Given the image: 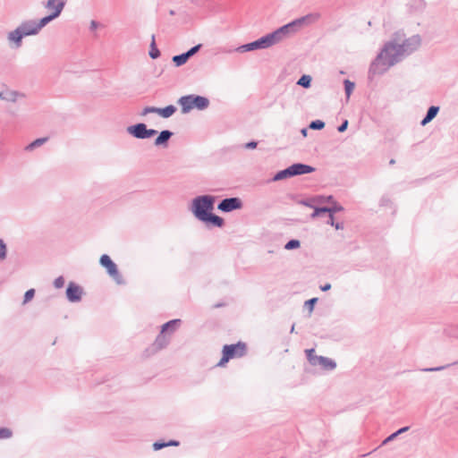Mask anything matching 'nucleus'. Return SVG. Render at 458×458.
<instances>
[{"instance_id":"1","label":"nucleus","mask_w":458,"mask_h":458,"mask_svg":"<svg viewBox=\"0 0 458 458\" xmlns=\"http://www.w3.org/2000/svg\"><path fill=\"white\" fill-rule=\"evenodd\" d=\"M421 46V37L418 34L409 38L402 31L393 34L371 62L369 68V79L373 80L388 72L393 66L413 54Z\"/></svg>"},{"instance_id":"2","label":"nucleus","mask_w":458,"mask_h":458,"mask_svg":"<svg viewBox=\"0 0 458 458\" xmlns=\"http://www.w3.org/2000/svg\"><path fill=\"white\" fill-rule=\"evenodd\" d=\"M216 198L212 195H199L191 200L190 210L200 222L216 227L224 225V219L212 213Z\"/></svg>"},{"instance_id":"3","label":"nucleus","mask_w":458,"mask_h":458,"mask_svg":"<svg viewBox=\"0 0 458 458\" xmlns=\"http://www.w3.org/2000/svg\"><path fill=\"white\" fill-rule=\"evenodd\" d=\"M319 17L320 15L318 13L307 14L278 28L275 31L268 33V35L275 45L295 34L301 26L316 22Z\"/></svg>"},{"instance_id":"4","label":"nucleus","mask_w":458,"mask_h":458,"mask_svg":"<svg viewBox=\"0 0 458 458\" xmlns=\"http://www.w3.org/2000/svg\"><path fill=\"white\" fill-rule=\"evenodd\" d=\"M246 344L242 342L225 345L222 351V358L216 366L224 367L230 360L242 357L246 353Z\"/></svg>"},{"instance_id":"5","label":"nucleus","mask_w":458,"mask_h":458,"mask_svg":"<svg viewBox=\"0 0 458 458\" xmlns=\"http://www.w3.org/2000/svg\"><path fill=\"white\" fill-rule=\"evenodd\" d=\"M99 264L103 268H105L107 276L114 281L115 284L121 285L124 284L123 277L120 273L117 265L107 254H103L100 257Z\"/></svg>"},{"instance_id":"6","label":"nucleus","mask_w":458,"mask_h":458,"mask_svg":"<svg viewBox=\"0 0 458 458\" xmlns=\"http://www.w3.org/2000/svg\"><path fill=\"white\" fill-rule=\"evenodd\" d=\"M273 45L274 44H273L269 35L267 34L253 42L244 44V45H242V46L234 48L233 51H236L239 53H244V52L253 51V50H257V49L268 48ZM227 52L231 53V52H233V50H229Z\"/></svg>"},{"instance_id":"7","label":"nucleus","mask_w":458,"mask_h":458,"mask_svg":"<svg viewBox=\"0 0 458 458\" xmlns=\"http://www.w3.org/2000/svg\"><path fill=\"white\" fill-rule=\"evenodd\" d=\"M127 132L139 140L149 139L157 134L154 129H148L145 123H140L127 127Z\"/></svg>"},{"instance_id":"8","label":"nucleus","mask_w":458,"mask_h":458,"mask_svg":"<svg viewBox=\"0 0 458 458\" xmlns=\"http://www.w3.org/2000/svg\"><path fill=\"white\" fill-rule=\"evenodd\" d=\"M176 112V107L173 105L167 106L165 107H155V106H146L140 113V115H147L148 114H157L164 118H169Z\"/></svg>"},{"instance_id":"9","label":"nucleus","mask_w":458,"mask_h":458,"mask_svg":"<svg viewBox=\"0 0 458 458\" xmlns=\"http://www.w3.org/2000/svg\"><path fill=\"white\" fill-rule=\"evenodd\" d=\"M242 207V202L239 198H226L221 200L218 204L217 208L223 212L228 213L236 209H240Z\"/></svg>"},{"instance_id":"10","label":"nucleus","mask_w":458,"mask_h":458,"mask_svg":"<svg viewBox=\"0 0 458 458\" xmlns=\"http://www.w3.org/2000/svg\"><path fill=\"white\" fill-rule=\"evenodd\" d=\"M66 2L67 0H47L43 3V6L49 13L55 14V16L59 17L64 9Z\"/></svg>"},{"instance_id":"11","label":"nucleus","mask_w":458,"mask_h":458,"mask_svg":"<svg viewBox=\"0 0 458 458\" xmlns=\"http://www.w3.org/2000/svg\"><path fill=\"white\" fill-rule=\"evenodd\" d=\"M18 29L21 30L23 37L35 36L39 33L36 20H26L20 23Z\"/></svg>"},{"instance_id":"12","label":"nucleus","mask_w":458,"mask_h":458,"mask_svg":"<svg viewBox=\"0 0 458 458\" xmlns=\"http://www.w3.org/2000/svg\"><path fill=\"white\" fill-rule=\"evenodd\" d=\"M7 41L11 47L20 48L22 45V38H24L18 27L7 33Z\"/></svg>"},{"instance_id":"13","label":"nucleus","mask_w":458,"mask_h":458,"mask_svg":"<svg viewBox=\"0 0 458 458\" xmlns=\"http://www.w3.org/2000/svg\"><path fill=\"white\" fill-rule=\"evenodd\" d=\"M180 320L179 319H174L167 323H165L161 331V335L157 337L156 341V344H158V348H162L163 345L166 343V340L165 338L164 333L167 330H174L175 327L179 325Z\"/></svg>"},{"instance_id":"14","label":"nucleus","mask_w":458,"mask_h":458,"mask_svg":"<svg viewBox=\"0 0 458 458\" xmlns=\"http://www.w3.org/2000/svg\"><path fill=\"white\" fill-rule=\"evenodd\" d=\"M25 98V95L17 90L5 89L0 91V99L15 103L18 99Z\"/></svg>"},{"instance_id":"15","label":"nucleus","mask_w":458,"mask_h":458,"mask_svg":"<svg viewBox=\"0 0 458 458\" xmlns=\"http://www.w3.org/2000/svg\"><path fill=\"white\" fill-rule=\"evenodd\" d=\"M290 169L293 176L310 174L315 171L314 167L301 163H296L290 165Z\"/></svg>"},{"instance_id":"16","label":"nucleus","mask_w":458,"mask_h":458,"mask_svg":"<svg viewBox=\"0 0 458 458\" xmlns=\"http://www.w3.org/2000/svg\"><path fill=\"white\" fill-rule=\"evenodd\" d=\"M178 104L182 107V114L189 113L191 110H192L194 108L192 95H187V96L181 97L178 100Z\"/></svg>"},{"instance_id":"17","label":"nucleus","mask_w":458,"mask_h":458,"mask_svg":"<svg viewBox=\"0 0 458 458\" xmlns=\"http://www.w3.org/2000/svg\"><path fill=\"white\" fill-rule=\"evenodd\" d=\"M172 136L173 132L171 131H162L155 140V146L165 148L167 146L168 140L171 139Z\"/></svg>"},{"instance_id":"18","label":"nucleus","mask_w":458,"mask_h":458,"mask_svg":"<svg viewBox=\"0 0 458 458\" xmlns=\"http://www.w3.org/2000/svg\"><path fill=\"white\" fill-rule=\"evenodd\" d=\"M193 107L199 110H205L209 106V100L202 96L192 95Z\"/></svg>"},{"instance_id":"19","label":"nucleus","mask_w":458,"mask_h":458,"mask_svg":"<svg viewBox=\"0 0 458 458\" xmlns=\"http://www.w3.org/2000/svg\"><path fill=\"white\" fill-rule=\"evenodd\" d=\"M56 18H58V17L55 16V14L49 13L47 16L41 18L38 21H36V25H37V28H38V31L40 32V30L45 26H47L49 22H51L52 21H54Z\"/></svg>"},{"instance_id":"20","label":"nucleus","mask_w":458,"mask_h":458,"mask_svg":"<svg viewBox=\"0 0 458 458\" xmlns=\"http://www.w3.org/2000/svg\"><path fill=\"white\" fill-rule=\"evenodd\" d=\"M56 18H58V17L55 16V14L49 13L47 16L41 18L38 21H36V25H37V28H38V31L40 32V30L45 26H47L49 22H51L52 21H54Z\"/></svg>"},{"instance_id":"21","label":"nucleus","mask_w":458,"mask_h":458,"mask_svg":"<svg viewBox=\"0 0 458 458\" xmlns=\"http://www.w3.org/2000/svg\"><path fill=\"white\" fill-rule=\"evenodd\" d=\"M316 359H317V364L321 365L325 369H332L335 367V363L328 358L319 356V357H317Z\"/></svg>"},{"instance_id":"22","label":"nucleus","mask_w":458,"mask_h":458,"mask_svg":"<svg viewBox=\"0 0 458 458\" xmlns=\"http://www.w3.org/2000/svg\"><path fill=\"white\" fill-rule=\"evenodd\" d=\"M66 294L70 301H78L81 295V288H67Z\"/></svg>"},{"instance_id":"23","label":"nucleus","mask_w":458,"mask_h":458,"mask_svg":"<svg viewBox=\"0 0 458 458\" xmlns=\"http://www.w3.org/2000/svg\"><path fill=\"white\" fill-rule=\"evenodd\" d=\"M327 213H328V220H327V224L328 225H333V216H334V214L336 213V212H340L344 209V208L339 205V204H336L335 203L333 207H327Z\"/></svg>"},{"instance_id":"24","label":"nucleus","mask_w":458,"mask_h":458,"mask_svg":"<svg viewBox=\"0 0 458 458\" xmlns=\"http://www.w3.org/2000/svg\"><path fill=\"white\" fill-rule=\"evenodd\" d=\"M289 177H293L290 166L282 171H279L277 174H276L273 180L280 181V180H284V179H286Z\"/></svg>"},{"instance_id":"25","label":"nucleus","mask_w":458,"mask_h":458,"mask_svg":"<svg viewBox=\"0 0 458 458\" xmlns=\"http://www.w3.org/2000/svg\"><path fill=\"white\" fill-rule=\"evenodd\" d=\"M47 138H38L35 140H33L31 143H30L26 148L25 149L28 150V151H31L33 150L34 148H38L40 146H42L45 142H47Z\"/></svg>"},{"instance_id":"26","label":"nucleus","mask_w":458,"mask_h":458,"mask_svg":"<svg viewBox=\"0 0 458 458\" xmlns=\"http://www.w3.org/2000/svg\"><path fill=\"white\" fill-rule=\"evenodd\" d=\"M344 91H345L346 98L349 99L354 88H355V84H354V82H352L349 80H344Z\"/></svg>"},{"instance_id":"27","label":"nucleus","mask_w":458,"mask_h":458,"mask_svg":"<svg viewBox=\"0 0 458 458\" xmlns=\"http://www.w3.org/2000/svg\"><path fill=\"white\" fill-rule=\"evenodd\" d=\"M160 55V51L156 47V41H155V36H152V41L150 45V51H149V56L152 59H156Z\"/></svg>"},{"instance_id":"28","label":"nucleus","mask_w":458,"mask_h":458,"mask_svg":"<svg viewBox=\"0 0 458 458\" xmlns=\"http://www.w3.org/2000/svg\"><path fill=\"white\" fill-rule=\"evenodd\" d=\"M188 56L185 55V53H182L181 55H174L173 57V62L176 66H182L188 61Z\"/></svg>"},{"instance_id":"29","label":"nucleus","mask_w":458,"mask_h":458,"mask_svg":"<svg viewBox=\"0 0 458 458\" xmlns=\"http://www.w3.org/2000/svg\"><path fill=\"white\" fill-rule=\"evenodd\" d=\"M297 84L305 89H308L311 84V77L310 75L304 74L299 79Z\"/></svg>"},{"instance_id":"30","label":"nucleus","mask_w":458,"mask_h":458,"mask_svg":"<svg viewBox=\"0 0 458 458\" xmlns=\"http://www.w3.org/2000/svg\"><path fill=\"white\" fill-rule=\"evenodd\" d=\"M299 204L313 208L315 207V204H318V203L317 197H315V198L301 199L299 201Z\"/></svg>"},{"instance_id":"31","label":"nucleus","mask_w":458,"mask_h":458,"mask_svg":"<svg viewBox=\"0 0 458 458\" xmlns=\"http://www.w3.org/2000/svg\"><path fill=\"white\" fill-rule=\"evenodd\" d=\"M7 257V247L4 242L0 239V261H3Z\"/></svg>"},{"instance_id":"32","label":"nucleus","mask_w":458,"mask_h":458,"mask_svg":"<svg viewBox=\"0 0 458 458\" xmlns=\"http://www.w3.org/2000/svg\"><path fill=\"white\" fill-rule=\"evenodd\" d=\"M309 127L312 130H322L325 127V123L321 120H315L310 123Z\"/></svg>"},{"instance_id":"33","label":"nucleus","mask_w":458,"mask_h":458,"mask_svg":"<svg viewBox=\"0 0 458 458\" xmlns=\"http://www.w3.org/2000/svg\"><path fill=\"white\" fill-rule=\"evenodd\" d=\"M314 211L313 213L310 215V217L311 218H316L318 217L320 214L322 213H327L328 209H327V207H322V208H318V207H314L313 208Z\"/></svg>"},{"instance_id":"34","label":"nucleus","mask_w":458,"mask_h":458,"mask_svg":"<svg viewBox=\"0 0 458 458\" xmlns=\"http://www.w3.org/2000/svg\"><path fill=\"white\" fill-rule=\"evenodd\" d=\"M300 247V241L299 240H290L285 245V250H293Z\"/></svg>"},{"instance_id":"35","label":"nucleus","mask_w":458,"mask_h":458,"mask_svg":"<svg viewBox=\"0 0 458 458\" xmlns=\"http://www.w3.org/2000/svg\"><path fill=\"white\" fill-rule=\"evenodd\" d=\"M178 445V442H175V441H171V442H169V443H158V442H157V443H155V444L153 445V446H154V449H155V450H159V449H161V448H163V447H165V446H168V445Z\"/></svg>"},{"instance_id":"36","label":"nucleus","mask_w":458,"mask_h":458,"mask_svg":"<svg viewBox=\"0 0 458 458\" xmlns=\"http://www.w3.org/2000/svg\"><path fill=\"white\" fill-rule=\"evenodd\" d=\"M314 349H310V350H306V354H307V357L310 360V362H311L312 364L316 365L317 364V356H314Z\"/></svg>"},{"instance_id":"37","label":"nucleus","mask_w":458,"mask_h":458,"mask_svg":"<svg viewBox=\"0 0 458 458\" xmlns=\"http://www.w3.org/2000/svg\"><path fill=\"white\" fill-rule=\"evenodd\" d=\"M317 301H318L317 298H312V299L305 301V307L308 309L310 314L312 312V310L314 309V305L317 302Z\"/></svg>"},{"instance_id":"38","label":"nucleus","mask_w":458,"mask_h":458,"mask_svg":"<svg viewBox=\"0 0 458 458\" xmlns=\"http://www.w3.org/2000/svg\"><path fill=\"white\" fill-rule=\"evenodd\" d=\"M200 47H201L200 44L194 46L191 49H189L187 52H185V55L188 56V58H190L193 55H195L200 49Z\"/></svg>"},{"instance_id":"39","label":"nucleus","mask_w":458,"mask_h":458,"mask_svg":"<svg viewBox=\"0 0 458 458\" xmlns=\"http://www.w3.org/2000/svg\"><path fill=\"white\" fill-rule=\"evenodd\" d=\"M438 111V106H432L428 109L427 114L434 119L437 116Z\"/></svg>"},{"instance_id":"40","label":"nucleus","mask_w":458,"mask_h":458,"mask_svg":"<svg viewBox=\"0 0 458 458\" xmlns=\"http://www.w3.org/2000/svg\"><path fill=\"white\" fill-rule=\"evenodd\" d=\"M12 436V431L9 428H0V439L9 438Z\"/></svg>"},{"instance_id":"41","label":"nucleus","mask_w":458,"mask_h":458,"mask_svg":"<svg viewBox=\"0 0 458 458\" xmlns=\"http://www.w3.org/2000/svg\"><path fill=\"white\" fill-rule=\"evenodd\" d=\"M391 204V199H389L388 196H383L381 199H380V201H379V205L381 207H386L388 205Z\"/></svg>"},{"instance_id":"42","label":"nucleus","mask_w":458,"mask_h":458,"mask_svg":"<svg viewBox=\"0 0 458 458\" xmlns=\"http://www.w3.org/2000/svg\"><path fill=\"white\" fill-rule=\"evenodd\" d=\"M34 293H35V291L33 288L27 291L25 293V296H24V302L30 301L33 298Z\"/></svg>"},{"instance_id":"43","label":"nucleus","mask_w":458,"mask_h":458,"mask_svg":"<svg viewBox=\"0 0 458 458\" xmlns=\"http://www.w3.org/2000/svg\"><path fill=\"white\" fill-rule=\"evenodd\" d=\"M317 199H318V203L332 202V200H333L332 196H327V197L318 196Z\"/></svg>"},{"instance_id":"44","label":"nucleus","mask_w":458,"mask_h":458,"mask_svg":"<svg viewBox=\"0 0 458 458\" xmlns=\"http://www.w3.org/2000/svg\"><path fill=\"white\" fill-rule=\"evenodd\" d=\"M64 278L63 276H58L54 281V286H64Z\"/></svg>"},{"instance_id":"45","label":"nucleus","mask_w":458,"mask_h":458,"mask_svg":"<svg viewBox=\"0 0 458 458\" xmlns=\"http://www.w3.org/2000/svg\"><path fill=\"white\" fill-rule=\"evenodd\" d=\"M347 126H348V121L344 120L342 123V124L337 128V130L339 132H344L347 129Z\"/></svg>"},{"instance_id":"46","label":"nucleus","mask_w":458,"mask_h":458,"mask_svg":"<svg viewBox=\"0 0 458 458\" xmlns=\"http://www.w3.org/2000/svg\"><path fill=\"white\" fill-rule=\"evenodd\" d=\"M432 120H433L432 117H430L429 115L426 114V116L421 120L420 124L422 126H425L426 124H428Z\"/></svg>"},{"instance_id":"47","label":"nucleus","mask_w":458,"mask_h":458,"mask_svg":"<svg viewBox=\"0 0 458 458\" xmlns=\"http://www.w3.org/2000/svg\"><path fill=\"white\" fill-rule=\"evenodd\" d=\"M257 145H258V143L256 141H250V142L246 143L244 147H245V148L253 149V148H257Z\"/></svg>"},{"instance_id":"48","label":"nucleus","mask_w":458,"mask_h":458,"mask_svg":"<svg viewBox=\"0 0 458 458\" xmlns=\"http://www.w3.org/2000/svg\"><path fill=\"white\" fill-rule=\"evenodd\" d=\"M332 226H334L336 230H340V229H344V224L343 223H336L335 222V220L333 219V225H331Z\"/></svg>"},{"instance_id":"49","label":"nucleus","mask_w":458,"mask_h":458,"mask_svg":"<svg viewBox=\"0 0 458 458\" xmlns=\"http://www.w3.org/2000/svg\"><path fill=\"white\" fill-rule=\"evenodd\" d=\"M98 27V22L96 21H90V25H89V28L91 30H97Z\"/></svg>"},{"instance_id":"50","label":"nucleus","mask_w":458,"mask_h":458,"mask_svg":"<svg viewBox=\"0 0 458 458\" xmlns=\"http://www.w3.org/2000/svg\"><path fill=\"white\" fill-rule=\"evenodd\" d=\"M397 436V433H394L391 436H389L386 440L385 443L390 440H393Z\"/></svg>"},{"instance_id":"51","label":"nucleus","mask_w":458,"mask_h":458,"mask_svg":"<svg viewBox=\"0 0 458 458\" xmlns=\"http://www.w3.org/2000/svg\"><path fill=\"white\" fill-rule=\"evenodd\" d=\"M408 430V427H405V428H402L401 429H399L398 431H396L395 433H397V435L403 433V432H405Z\"/></svg>"},{"instance_id":"52","label":"nucleus","mask_w":458,"mask_h":458,"mask_svg":"<svg viewBox=\"0 0 458 458\" xmlns=\"http://www.w3.org/2000/svg\"><path fill=\"white\" fill-rule=\"evenodd\" d=\"M307 131H308V130H307L306 128H303V129L301 131V134H302L303 136H306V135H307Z\"/></svg>"},{"instance_id":"53","label":"nucleus","mask_w":458,"mask_h":458,"mask_svg":"<svg viewBox=\"0 0 458 458\" xmlns=\"http://www.w3.org/2000/svg\"><path fill=\"white\" fill-rule=\"evenodd\" d=\"M67 286L72 287V286H78V285L75 284L74 283L71 282V283H69V284Z\"/></svg>"},{"instance_id":"54","label":"nucleus","mask_w":458,"mask_h":458,"mask_svg":"<svg viewBox=\"0 0 458 458\" xmlns=\"http://www.w3.org/2000/svg\"><path fill=\"white\" fill-rule=\"evenodd\" d=\"M394 159H392V160L390 161V164H394Z\"/></svg>"},{"instance_id":"55","label":"nucleus","mask_w":458,"mask_h":458,"mask_svg":"<svg viewBox=\"0 0 458 458\" xmlns=\"http://www.w3.org/2000/svg\"><path fill=\"white\" fill-rule=\"evenodd\" d=\"M324 286L329 287L331 286L329 284H325Z\"/></svg>"}]
</instances>
